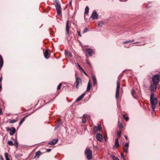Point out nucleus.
<instances>
[{"mask_svg":"<svg viewBox=\"0 0 160 160\" xmlns=\"http://www.w3.org/2000/svg\"><path fill=\"white\" fill-rule=\"evenodd\" d=\"M154 94L152 93L150 95V101L152 105V108L153 111H155L156 105L157 103V99L156 98H154Z\"/></svg>","mask_w":160,"mask_h":160,"instance_id":"f257e3e1","label":"nucleus"},{"mask_svg":"<svg viewBox=\"0 0 160 160\" xmlns=\"http://www.w3.org/2000/svg\"><path fill=\"white\" fill-rule=\"evenodd\" d=\"M85 154L86 157L88 160L91 159L92 158V152L90 149H87L85 151Z\"/></svg>","mask_w":160,"mask_h":160,"instance_id":"f03ea898","label":"nucleus"},{"mask_svg":"<svg viewBox=\"0 0 160 160\" xmlns=\"http://www.w3.org/2000/svg\"><path fill=\"white\" fill-rule=\"evenodd\" d=\"M160 75L158 74L154 76L152 78L153 83L158 85L160 80Z\"/></svg>","mask_w":160,"mask_h":160,"instance_id":"7ed1b4c3","label":"nucleus"},{"mask_svg":"<svg viewBox=\"0 0 160 160\" xmlns=\"http://www.w3.org/2000/svg\"><path fill=\"white\" fill-rule=\"evenodd\" d=\"M55 7L58 14H60L61 12V8L59 2L58 1L55 4Z\"/></svg>","mask_w":160,"mask_h":160,"instance_id":"20e7f679","label":"nucleus"},{"mask_svg":"<svg viewBox=\"0 0 160 160\" xmlns=\"http://www.w3.org/2000/svg\"><path fill=\"white\" fill-rule=\"evenodd\" d=\"M6 129L7 132L10 131V134L11 136L13 135L16 131V129L14 127H12L11 128L7 127L6 128Z\"/></svg>","mask_w":160,"mask_h":160,"instance_id":"39448f33","label":"nucleus"},{"mask_svg":"<svg viewBox=\"0 0 160 160\" xmlns=\"http://www.w3.org/2000/svg\"><path fill=\"white\" fill-rule=\"evenodd\" d=\"M120 88V84L118 81L117 82V87L116 92V98L117 99H118V95L119 92V89Z\"/></svg>","mask_w":160,"mask_h":160,"instance_id":"423d86ee","label":"nucleus"},{"mask_svg":"<svg viewBox=\"0 0 160 160\" xmlns=\"http://www.w3.org/2000/svg\"><path fill=\"white\" fill-rule=\"evenodd\" d=\"M75 83H76V87L77 89H78L79 88V85L81 84L82 83L81 79L79 77H77L76 78Z\"/></svg>","mask_w":160,"mask_h":160,"instance_id":"0eeeda50","label":"nucleus"},{"mask_svg":"<svg viewBox=\"0 0 160 160\" xmlns=\"http://www.w3.org/2000/svg\"><path fill=\"white\" fill-rule=\"evenodd\" d=\"M93 51L92 49L90 48H88L86 49V56L87 57H90L93 54Z\"/></svg>","mask_w":160,"mask_h":160,"instance_id":"6e6552de","label":"nucleus"},{"mask_svg":"<svg viewBox=\"0 0 160 160\" xmlns=\"http://www.w3.org/2000/svg\"><path fill=\"white\" fill-rule=\"evenodd\" d=\"M157 84L152 83L150 86V89L151 92H155L157 88Z\"/></svg>","mask_w":160,"mask_h":160,"instance_id":"1a4fd4ad","label":"nucleus"},{"mask_svg":"<svg viewBox=\"0 0 160 160\" xmlns=\"http://www.w3.org/2000/svg\"><path fill=\"white\" fill-rule=\"evenodd\" d=\"M69 21L68 20L67 22L66 25V34L68 35L69 33V30L70 27L68 25Z\"/></svg>","mask_w":160,"mask_h":160,"instance_id":"9d476101","label":"nucleus"},{"mask_svg":"<svg viewBox=\"0 0 160 160\" xmlns=\"http://www.w3.org/2000/svg\"><path fill=\"white\" fill-rule=\"evenodd\" d=\"M96 138L97 140L99 141L102 142V135L100 133H98L97 134Z\"/></svg>","mask_w":160,"mask_h":160,"instance_id":"9b49d317","label":"nucleus"},{"mask_svg":"<svg viewBox=\"0 0 160 160\" xmlns=\"http://www.w3.org/2000/svg\"><path fill=\"white\" fill-rule=\"evenodd\" d=\"M101 126L99 124L98 126H95L93 128V131L95 132H97L101 130Z\"/></svg>","mask_w":160,"mask_h":160,"instance_id":"f8f14e48","label":"nucleus"},{"mask_svg":"<svg viewBox=\"0 0 160 160\" xmlns=\"http://www.w3.org/2000/svg\"><path fill=\"white\" fill-rule=\"evenodd\" d=\"M98 15L97 12L95 11H93L91 17L93 19H95L98 18Z\"/></svg>","mask_w":160,"mask_h":160,"instance_id":"ddd939ff","label":"nucleus"},{"mask_svg":"<svg viewBox=\"0 0 160 160\" xmlns=\"http://www.w3.org/2000/svg\"><path fill=\"white\" fill-rule=\"evenodd\" d=\"M119 139L118 138H116L115 140V144L113 146V147L114 148H118L119 146Z\"/></svg>","mask_w":160,"mask_h":160,"instance_id":"4468645a","label":"nucleus"},{"mask_svg":"<svg viewBox=\"0 0 160 160\" xmlns=\"http://www.w3.org/2000/svg\"><path fill=\"white\" fill-rule=\"evenodd\" d=\"M58 141V139H54L52 141L50 142L48 144L50 145H53L55 144Z\"/></svg>","mask_w":160,"mask_h":160,"instance_id":"2eb2a0df","label":"nucleus"},{"mask_svg":"<svg viewBox=\"0 0 160 160\" xmlns=\"http://www.w3.org/2000/svg\"><path fill=\"white\" fill-rule=\"evenodd\" d=\"M85 93H83L81 95L79 96L77 99L76 101V102H78L81 100H82L84 97V96L85 95Z\"/></svg>","mask_w":160,"mask_h":160,"instance_id":"dca6fc26","label":"nucleus"},{"mask_svg":"<svg viewBox=\"0 0 160 160\" xmlns=\"http://www.w3.org/2000/svg\"><path fill=\"white\" fill-rule=\"evenodd\" d=\"M61 120H59L58 121L57 123V126H56L54 130H57L61 125Z\"/></svg>","mask_w":160,"mask_h":160,"instance_id":"f3484780","label":"nucleus"},{"mask_svg":"<svg viewBox=\"0 0 160 160\" xmlns=\"http://www.w3.org/2000/svg\"><path fill=\"white\" fill-rule=\"evenodd\" d=\"M3 64V62L2 58L1 55H0V70L2 67Z\"/></svg>","mask_w":160,"mask_h":160,"instance_id":"a211bd4d","label":"nucleus"},{"mask_svg":"<svg viewBox=\"0 0 160 160\" xmlns=\"http://www.w3.org/2000/svg\"><path fill=\"white\" fill-rule=\"evenodd\" d=\"M91 84L90 81L89 80L88 82L87 87V91H89L91 89Z\"/></svg>","mask_w":160,"mask_h":160,"instance_id":"6ab92c4d","label":"nucleus"},{"mask_svg":"<svg viewBox=\"0 0 160 160\" xmlns=\"http://www.w3.org/2000/svg\"><path fill=\"white\" fill-rule=\"evenodd\" d=\"M48 50H46L45 52H44V57L47 59L48 58Z\"/></svg>","mask_w":160,"mask_h":160,"instance_id":"aec40b11","label":"nucleus"},{"mask_svg":"<svg viewBox=\"0 0 160 160\" xmlns=\"http://www.w3.org/2000/svg\"><path fill=\"white\" fill-rule=\"evenodd\" d=\"M92 79L93 81V85H95L97 84V80L95 76H93L92 77Z\"/></svg>","mask_w":160,"mask_h":160,"instance_id":"412c9836","label":"nucleus"},{"mask_svg":"<svg viewBox=\"0 0 160 160\" xmlns=\"http://www.w3.org/2000/svg\"><path fill=\"white\" fill-rule=\"evenodd\" d=\"M41 154V152L40 151H38V152H37L36 153L35 156L34 158H37V156H38L37 157V158H38L39 155Z\"/></svg>","mask_w":160,"mask_h":160,"instance_id":"4be33fe9","label":"nucleus"},{"mask_svg":"<svg viewBox=\"0 0 160 160\" xmlns=\"http://www.w3.org/2000/svg\"><path fill=\"white\" fill-rule=\"evenodd\" d=\"M123 151L126 153H128V148L125 147H123Z\"/></svg>","mask_w":160,"mask_h":160,"instance_id":"5701e85b","label":"nucleus"},{"mask_svg":"<svg viewBox=\"0 0 160 160\" xmlns=\"http://www.w3.org/2000/svg\"><path fill=\"white\" fill-rule=\"evenodd\" d=\"M89 10V7L87 6L86 7L85 9V14H87L88 13Z\"/></svg>","mask_w":160,"mask_h":160,"instance_id":"b1692460","label":"nucleus"},{"mask_svg":"<svg viewBox=\"0 0 160 160\" xmlns=\"http://www.w3.org/2000/svg\"><path fill=\"white\" fill-rule=\"evenodd\" d=\"M27 116H25V117H24V118H23L21 120V121H20V122H19V125H21L22 124V123L24 122V121H25V118L27 117Z\"/></svg>","mask_w":160,"mask_h":160,"instance_id":"393cba45","label":"nucleus"},{"mask_svg":"<svg viewBox=\"0 0 160 160\" xmlns=\"http://www.w3.org/2000/svg\"><path fill=\"white\" fill-rule=\"evenodd\" d=\"M132 96L134 97V98H136V93L135 92V91H134L133 90H132Z\"/></svg>","mask_w":160,"mask_h":160,"instance_id":"a878e982","label":"nucleus"},{"mask_svg":"<svg viewBox=\"0 0 160 160\" xmlns=\"http://www.w3.org/2000/svg\"><path fill=\"white\" fill-rule=\"evenodd\" d=\"M8 154L7 153H5V156L6 159V160H10L9 158L8 157Z\"/></svg>","mask_w":160,"mask_h":160,"instance_id":"bb28decb","label":"nucleus"},{"mask_svg":"<svg viewBox=\"0 0 160 160\" xmlns=\"http://www.w3.org/2000/svg\"><path fill=\"white\" fill-rule=\"evenodd\" d=\"M8 144L12 146L14 145V143L12 141H9L8 142Z\"/></svg>","mask_w":160,"mask_h":160,"instance_id":"cd10ccee","label":"nucleus"},{"mask_svg":"<svg viewBox=\"0 0 160 160\" xmlns=\"http://www.w3.org/2000/svg\"><path fill=\"white\" fill-rule=\"evenodd\" d=\"M104 25V23L102 22H101L98 23V27H101Z\"/></svg>","mask_w":160,"mask_h":160,"instance_id":"c85d7f7f","label":"nucleus"},{"mask_svg":"<svg viewBox=\"0 0 160 160\" xmlns=\"http://www.w3.org/2000/svg\"><path fill=\"white\" fill-rule=\"evenodd\" d=\"M18 121L17 119H14L11 120L9 121V122L11 123H14L15 122H17Z\"/></svg>","mask_w":160,"mask_h":160,"instance_id":"c756f323","label":"nucleus"},{"mask_svg":"<svg viewBox=\"0 0 160 160\" xmlns=\"http://www.w3.org/2000/svg\"><path fill=\"white\" fill-rule=\"evenodd\" d=\"M15 146L16 147V148H18V141L17 140H15Z\"/></svg>","mask_w":160,"mask_h":160,"instance_id":"7c9ffc66","label":"nucleus"},{"mask_svg":"<svg viewBox=\"0 0 160 160\" xmlns=\"http://www.w3.org/2000/svg\"><path fill=\"white\" fill-rule=\"evenodd\" d=\"M118 127L119 129H121L123 128L122 124V123H120L118 124Z\"/></svg>","mask_w":160,"mask_h":160,"instance_id":"2f4dec72","label":"nucleus"},{"mask_svg":"<svg viewBox=\"0 0 160 160\" xmlns=\"http://www.w3.org/2000/svg\"><path fill=\"white\" fill-rule=\"evenodd\" d=\"M123 117L126 121H128L129 119L128 117H126L125 115H123Z\"/></svg>","mask_w":160,"mask_h":160,"instance_id":"473e14b6","label":"nucleus"},{"mask_svg":"<svg viewBox=\"0 0 160 160\" xmlns=\"http://www.w3.org/2000/svg\"><path fill=\"white\" fill-rule=\"evenodd\" d=\"M111 158L113 159L114 160H117V159L118 158V157H116L114 155H112Z\"/></svg>","mask_w":160,"mask_h":160,"instance_id":"72a5a7b5","label":"nucleus"},{"mask_svg":"<svg viewBox=\"0 0 160 160\" xmlns=\"http://www.w3.org/2000/svg\"><path fill=\"white\" fill-rule=\"evenodd\" d=\"M123 147H125L128 148L129 147V142H127L125 145H123Z\"/></svg>","mask_w":160,"mask_h":160,"instance_id":"f704fd0d","label":"nucleus"},{"mask_svg":"<svg viewBox=\"0 0 160 160\" xmlns=\"http://www.w3.org/2000/svg\"><path fill=\"white\" fill-rule=\"evenodd\" d=\"M88 28H86L84 29V30L83 31V33H84L87 32V31H88Z\"/></svg>","mask_w":160,"mask_h":160,"instance_id":"c9c22d12","label":"nucleus"},{"mask_svg":"<svg viewBox=\"0 0 160 160\" xmlns=\"http://www.w3.org/2000/svg\"><path fill=\"white\" fill-rule=\"evenodd\" d=\"M62 85V83H60L59 85L57 87V90H58L60 89Z\"/></svg>","mask_w":160,"mask_h":160,"instance_id":"e433bc0d","label":"nucleus"},{"mask_svg":"<svg viewBox=\"0 0 160 160\" xmlns=\"http://www.w3.org/2000/svg\"><path fill=\"white\" fill-rule=\"evenodd\" d=\"M121 156L122 157V158L124 160H125V159L124 157L123 154L122 153H121Z\"/></svg>","mask_w":160,"mask_h":160,"instance_id":"4c0bfd02","label":"nucleus"},{"mask_svg":"<svg viewBox=\"0 0 160 160\" xmlns=\"http://www.w3.org/2000/svg\"><path fill=\"white\" fill-rule=\"evenodd\" d=\"M86 119L84 118H83L82 119V122L83 123L85 122H86Z\"/></svg>","mask_w":160,"mask_h":160,"instance_id":"58836bf2","label":"nucleus"},{"mask_svg":"<svg viewBox=\"0 0 160 160\" xmlns=\"http://www.w3.org/2000/svg\"><path fill=\"white\" fill-rule=\"evenodd\" d=\"M121 132H118V133H117L118 136V137H120L121 136Z\"/></svg>","mask_w":160,"mask_h":160,"instance_id":"ea45409f","label":"nucleus"},{"mask_svg":"<svg viewBox=\"0 0 160 160\" xmlns=\"http://www.w3.org/2000/svg\"><path fill=\"white\" fill-rule=\"evenodd\" d=\"M78 64V67L79 68L81 69L82 70L83 69L81 67V66H80V65L78 64V63H77Z\"/></svg>","mask_w":160,"mask_h":160,"instance_id":"a19ab883","label":"nucleus"},{"mask_svg":"<svg viewBox=\"0 0 160 160\" xmlns=\"http://www.w3.org/2000/svg\"><path fill=\"white\" fill-rule=\"evenodd\" d=\"M130 43V42L129 41V40L125 41L122 42V43L123 44H125V43Z\"/></svg>","mask_w":160,"mask_h":160,"instance_id":"79ce46f5","label":"nucleus"},{"mask_svg":"<svg viewBox=\"0 0 160 160\" xmlns=\"http://www.w3.org/2000/svg\"><path fill=\"white\" fill-rule=\"evenodd\" d=\"M67 52V53H68V56H69V57H72V54L71 53V52Z\"/></svg>","mask_w":160,"mask_h":160,"instance_id":"37998d69","label":"nucleus"},{"mask_svg":"<svg viewBox=\"0 0 160 160\" xmlns=\"http://www.w3.org/2000/svg\"><path fill=\"white\" fill-rule=\"evenodd\" d=\"M78 35L80 37H81V34L80 33V31H78Z\"/></svg>","mask_w":160,"mask_h":160,"instance_id":"c03bdc74","label":"nucleus"},{"mask_svg":"<svg viewBox=\"0 0 160 160\" xmlns=\"http://www.w3.org/2000/svg\"><path fill=\"white\" fill-rule=\"evenodd\" d=\"M86 62L88 65H89L90 66L91 65L90 63L89 62L88 60H86Z\"/></svg>","mask_w":160,"mask_h":160,"instance_id":"a18cd8bd","label":"nucleus"},{"mask_svg":"<svg viewBox=\"0 0 160 160\" xmlns=\"http://www.w3.org/2000/svg\"><path fill=\"white\" fill-rule=\"evenodd\" d=\"M52 149H47V152H50L51 151V150Z\"/></svg>","mask_w":160,"mask_h":160,"instance_id":"49530a36","label":"nucleus"},{"mask_svg":"<svg viewBox=\"0 0 160 160\" xmlns=\"http://www.w3.org/2000/svg\"><path fill=\"white\" fill-rule=\"evenodd\" d=\"M0 160H4L0 154Z\"/></svg>","mask_w":160,"mask_h":160,"instance_id":"de8ad7c7","label":"nucleus"},{"mask_svg":"<svg viewBox=\"0 0 160 160\" xmlns=\"http://www.w3.org/2000/svg\"><path fill=\"white\" fill-rule=\"evenodd\" d=\"M82 71H83V72L86 75V76H87V74L86 73V72H85L83 70V69L82 70Z\"/></svg>","mask_w":160,"mask_h":160,"instance_id":"09e8293b","label":"nucleus"},{"mask_svg":"<svg viewBox=\"0 0 160 160\" xmlns=\"http://www.w3.org/2000/svg\"><path fill=\"white\" fill-rule=\"evenodd\" d=\"M134 41V40H129V41L130 42V43Z\"/></svg>","mask_w":160,"mask_h":160,"instance_id":"8fccbe9b","label":"nucleus"},{"mask_svg":"<svg viewBox=\"0 0 160 160\" xmlns=\"http://www.w3.org/2000/svg\"><path fill=\"white\" fill-rule=\"evenodd\" d=\"M125 139L126 140H128V137H127V136L125 135Z\"/></svg>","mask_w":160,"mask_h":160,"instance_id":"3c124183","label":"nucleus"},{"mask_svg":"<svg viewBox=\"0 0 160 160\" xmlns=\"http://www.w3.org/2000/svg\"><path fill=\"white\" fill-rule=\"evenodd\" d=\"M72 1H71L70 2L69 6H71Z\"/></svg>","mask_w":160,"mask_h":160,"instance_id":"603ef678","label":"nucleus"},{"mask_svg":"<svg viewBox=\"0 0 160 160\" xmlns=\"http://www.w3.org/2000/svg\"><path fill=\"white\" fill-rule=\"evenodd\" d=\"M2 85L0 83V90H1V89L2 88Z\"/></svg>","mask_w":160,"mask_h":160,"instance_id":"864d4df0","label":"nucleus"},{"mask_svg":"<svg viewBox=\"0 0 160 160\" xmlns=\"http://www.w3.org/2000/svg\"><path fill=\"white\" fill-rule=\"evenodd\" d=\"M2 80V77H1L0 78V82H1Z\"/></svg>","mask_w":160,"mask_h":160,"instance_id":"5fc2aeb1","label":"nucleus"},{"mask_svg":"<svg viewBox=\"0 0 160 160\" xmlns=\"http://www.w3.org/2000/svg\"><path fill=\"white\" fill-rule=\"evenodd\" d=\"M67 52H68V51H66V53L68 55V53H67Z\"/></svg>","mask_w":160,"mask_h":160,"instance_id":"6e6d98bb","label":"nucleus"},{"mask_svg":"<svg viewBox=\"0 0 160 160\" xmlns=\"http://www.w3.org/2000/svg\"><path fill=\"white\" fill-rule=\"evenodd\" d=\"M138 43V42H135L133 44H135V43Z\"/></svg>","mask_w":160,"mask_h":160,"instance_id":"4d7b16f0","label":"nucleus"},{"mask_svg":"<svg viewBox=\"0 0 160 160\" xmlns=\"http://www.w3.org/2000/svg\"><path fill=\"white\" fill-rule=\"evenodd\" d=\"M120 0V1H122V0Z\"/></svg>","mask_w":160,"mask_h":160,"instance_id":"13d9d810","label":"nucleus"},{"mask_svg":"<svg viewBox=\"0 0 160 160\" xmlns=\"http://www.w3.org/2000/svg\"><path fill=\"white\" fill-rule=\"evenodd\" d=\"M117 160H120L118 158V159H117Z\"/></svg>","mask_w":160,"mask_h":160,"instance_id":"bf43d9fd","label":"nucleus"}]
</instances>
